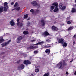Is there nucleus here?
<instances>
[{
    "mask_svg": "<svg viewBox=\"0 0 76 76\" xmlns=\"http://www.w3.org/2000/svg\"><path fill=\"white\" fill-rule=\"evenodd\" d=\"M66 64H67L65 62V61H64L63 63L61 61L57 64V66L59 69H61V67L62 68L63 67V66H65V65H66Z\"/></svg>",
    "mask_w": 76,
    "mask_h": 76,
    "instance_id": "nucleus-1",
    "label": "nucleus"
},
{
    "mask_svg": "<svg viewBox=\"0 0 76 76\" xmlns=\"http://www.w3.org/2000/svg\"><path fill=\"white\" fill-rule=\"evenodd\" d=\"M58 7L59 9H61L62 10H64L66 8V6H64L62 4H59L58 5Z\"/></svg>",
    "mask_w": 76,
    "mask_h": 76,
    "instance_id": "nucleus-2",
    "label": "nucleus"
},
{
    "mask_svg": "<svg viewBox=\"0 0 76 76\" xmlns=\"http://www.w3.org/2000/svg\"><path fill=\"white\" fill-rule=\"evenodd\" d=\"M8 3L7 2H5L4 4V11L7 12V9H9V6L7 5Z\"/></svg>",
    "mask_w": 76,
    "mask_h": 76,
    "instance_id": "nucleus-3",
    "label": "nucleus"
},
{
    "mask_svg": "<svg viewBox=\"0 0 76 76\" xmlns=\"http://www.w3.org/2000/svg\"><path fill=\"white\" fill-rule=\"evenodd\" d=\"M11 41H12L11 39H10L7 42H5L2 43L1 44V45L2 46V47H5V46L8 45V44H9V43L11 42Z\"/></svg>",
    "mask_w": 76,
    "mask_h": 76,
    "instance_id": "nucleus-4",
    "label": "nucleus"
},
{
    "mask_svg": "<svg viewBox=\"0 0 76 76\" xmlns=\"http://www.w3.org/2000/svg\"><path fill=\"white\" fill-rule=\"evenodd\" d=\"M23 37L21 36H19L17 38V40L18 41H17L16 42L17 43H20V41L22 39Z\"/></svg>",
    "mask_w": 76,
    "mask_h": 76,
    "instance_id": "nucleus-5",
    "label": "nucleus"
},
{
    "mask_svg": "<svg viewBox=\"0 0 76 76\" xmlns=\"http://www.w3.org/2000/svg\"><path fill=\"white\" fill-rule=\"evenodd\" d=\"M52 30L53 31H57L58 30V28L54 26H53L51 27Z\"/></svg>",
    "mask_w": 76,
    "mask_h": 76,
    "instance_id": "nucleus-6",
    "label": "nucleus"
},
{
    "mask_svg": "<svg viewBox=\"0 0 76 76\" xmlns=\"http://www.w3.org/2000/svg\"><path fill=\"white\" fill-rule=\"evenodd\" d=\"M24 63L26 65H28V64H31V62H30L29 60H26L24 61Z\"/></svg>",
    "mask_w": 76,
    "mask_h": 76,
    "instance_id": "nucleus-7",
    "label": "nucleus"
},
{
    "mask_svg": "<svg viewBox=\"0 0 76 76\" xmlns=\"http://www.w3.org/2000/svg\"><path fill=\"white\" fill-rule=\"evenodd\" d=\"M42 35L44 37L48 36V35H50V34L48 33V32L47 31H45L44 33H43L42 34Z\"/></svg>",
    "mask_w": 76,
    "mask_h": 76,
    "instance_id": "nucleus-8",
    "label": "nucleus"
},
{
    "mask_svg": "<svg viewBox=\"0 0 76 76\" xmlns=\"http://www.w3.org/2000/svg\"><path fill=\"white\" fill-rule=\"evenodd\" d=\"M4 11V6H1L0 7V13L3 12Z\"/></svg>",
    "mask_w": 76,
    "mask_h": 76,
    "instance_id": "nucleus-9",
    "label": "nucleus"
},
{
    "mask_svg": "<svg viewBox=\"0 0 76 76\" xmlns=\"http://www.w3.org/2000/svg\"><path fill=\"white\" fill-rule=\"evenodd\" d=\"M58 42V43L60 44H63L64 42V40L63 38H61L59 39Z\"/></svg>",
    "mask_w": 76,
    "mask_h": 76,
    "instance_id": "nucleus-10",
    "label": "nucleus"
},
{
    "mask_svg": "<svg viewBox=\"0 0 76 76\" xmlns=\"http://www.w3.org/2000/svg\"><path fill=\"white\" fill-rule=\"evenodd\" d=\"M41 22L42 23V26H45V21L44 20H41Z\"/></svg>",
    "mask_w": 76,
    "mask_h": 76,
    "instance_id": "nucleus-11",
    "label": "nucleus"
},
{
    "mask_svg": "<svg viewBox=\"0 0 76 76\" xmlns=\"http://www.w3.org/2000/svg\"><path fill=\"white\" fill-rule=\"evenodd\" d=\"M18 69H23L25 68V65L23 64H21L18 67Z\"/></svg>",
    "mask_w": 76,
    "mask_h": 76,
    "instance_id": "nucleus-12",
    "label": "nucleus"
},
{
    "mask_svg": "<svg viewBox=\"0 0 76 76\" xmlns=\"http://www.w3.org/2000/svg\"><path fill=\"white\" fill-rule=\"evenodd\" d=\"M50 52L51 50H50V49H46L45 51V53L47 54H50Z\"/></svg>",
    "mask_w": 76,
    "mask_h": 76,
    "instance_id": "nucleus-13",
    "label": "nucleus"
},
{
    "mask_svg": "<svg viewBox=\"0 0 76 76\" xmlns=\"http://www.w3.org/2000/svg\"><path fill=\"white\" fill-rule=\"evenodd\" d=\"M31 4L32 6H36L37 4V2L36 1H33L31 2Z\"/></svg>",
    "mask_w": 76,
    "mask_h": 76,
    "instance_id": "nucleus-14",
    "label": "nucleus"
},
{
    "mask_svg": "<svg viewBox=\"0 0 76 76\" xmlns=\"http://www.w3.org/2000/svg\"><path fill=\"white\" fill-rule=\"evenodd\" d=\"M51 47V44H48L46 45H45L44 46L45 48H50L49 47Z\"/></svg>",
    "mask_w": 76,
    "mask_h": 76,
    "instance_id": "nucleus-15",
    "label": "nucleus"
},
{
    "mask_svg": "<svg viewBox=\"0 0 76 76\" xmlns=\"http://www.w3.org/2000/svg\"><path fill=\"white\" fill-rule=\"evenodd\" d=\"M52 5L56 7H58V3L57 2H54L52 4Z\"/></svg>",
    "mask_w": 76,
    "mask_h": 76,
    "instance_id": "nucleus-16",
    "label": "nucleus"
},
{
    "mask_svg": "<svg viewBox=\"0 0 76 76\" xmlns=\"http://www.w3.org/2000/svg\"><path fill=\"white\" fill-rule=\"evenodd\" d=\"M4 41L3 37H0V43H2Z\"/></svg>",
    "mask_w": 76,
    "mask_h": 76,
    "instance_id": "nucleus-17",
    "label": "nucleus"
},
{
    "mask_svg": "<svg viewBox=\"0 0 76 76\" xmlns=\"http://www.w3.org/2000/svg\"><path fill=\"white\" fill-rule=\"evenodd\" d=\"M58 11V8L57 7H55L53 10L54 12H57Z\"/></svg>",
    "mask_w": 76,
    "mask_h": 76,
    "instance_id": "nucleus-18",
    "label": "nucleus"
},
{
    "mask_svg": "<svg viewBox=\"0 0 76 76\" xmlns=\"http://www.w3.org/2000/svg\"><path fill=\"white\" fill-rule=\"evenodd\" d=\"M10 23L11 26H14L15 25V23L13 22V20L11 21Z\"/></svg>",
    "mask_w": 76,
    "mask_h": 76,
    "instance_id": "nucleus-19",
    "label": "nucleus"
},
{
    "mask_svg": "<svg viewBox=\"0 0 76 76\" xmlns=\"http://www.w3.org/2000/svg\"><path fill=\"white\" fill-rule=\"evenodd\" d=\"M23 34L25 35H28V34H29V32L28 31H24L23 32Z\"/></svg>",
    "mask_w": 76,
    "mask_h": 76,
    "instance_id": "nucleus-20",
    "label": "nucleus"
},
{
    "mask_svg": "<svg viewBox=\"0 0 76 76\" xmlns=\"http://www.w3.org/2000/svg\"><path fill=\"white\" fill-rule=\"evenodd\" d=\"M72 13H75L76 12V9L75 8H72L71 10Z\"/></svg>",
    "mask_w": 76,
    "mask_h": 76,
    "instance_id": "nucleus-21",
    "label": "nucleus"
},
{
    "mask_svg": "<svg viewBox=\"0 0 76 76\" xmlns=\"http://www.w3.org/2000/svg\"><path fill=\"white\" fill-rule=\"evenodd\" d=\"M67 43L66 42H64L63 43V44L62 45L63 47H64L65 48L67 47Z\"/></svg>",
    "mask_w": 76,
    "mask_h": 76,
    "instance_id": "nucleus-22",
    "label": "nucleus"
},
{
    "mask_svg": "<svg viewBox=\"0 0 76 76\" xmlns=\"http://www.w3.org/2000/svg\"><path fill=\"white\" fill-rule=\"evenodd\" d=\"M28 17V14H27L24 15V19H27Z\"/></svg>",
    "mask_w": 76,
    "mask_h": 76,
    "instance_id": "nucleus-23",
    "label": "nucleus"
},
{
    "mask_svg": "<svg viewBox=\"0 0 76 76\" xmlns=\"http://www.w3.org/2000/svg\"><path fill=\"white\" fill-rule=\"evenodd\" d=\"M44 41H42L41 42H39L38 44L39 45H43V44H44Z\"/></svg>",
    "mask_w": 76,
    "mask_h": 76,
    "instance_id": "nucleus-24",
    "label": "nucleus"
},
{
    "mask_svg": "<svg viewBox=\"0 0 76 76\" xmlns=\"http://www.w3.org/2000/svg\"><path fill=\"white\" fill-rule=\"evenodd\" d=\"M49 76V72H47L44 74L43 76Z\"/></svg>",
    "mask_w": 76,
    "mask_h": 76,
    "instance_id": "nucleus-25",
    "label": "nucleus"
},
{
    "mask_svg": "<svg viewBox=\"0 0 76 76\" xmlns=\"http://www.w3.org/2000/svg\"><path fill=\"white\" fill-rule=\"evenodd\" d=\"M73 28H72V27H70L68 28V31H70V30H72V29H73Z\"/></svg>",
    "mask_w": 76,
    "mask_h": 76,
    "instance_id": "nucleus-26",
    "label": "nucleus"
},
{
    "mask_svg": "<svg viewBox=\"0 0 76 76\" xmlns=\"http://www.w3.org/2000/svg\"><path fill=\"white\" fill-rule=\"evenodd\" d=\"M54 6H51L50 7V9L51 10H54Z\"/></svg>",
    "mask_w": 76,
    "mask_h": 76,
    "instance_id": "nucleus-27",
    "label": "nucleus"
},
{
    "mask_svg": "<svg viewBox=\"0 0 76 76\" xmlns=\"http://www.w3.org/2000/svg\"><path fill=\"white\" fill-rule=\"evenodd\" d=\"M39 69H36L35 70V72L36 73H37V72H39Z\"/></svg>",
    "mask_w": 76,
    "mask_h": 76,
    "instance_id": "nucleus-28",
    "label": "nucleus"
},
{
    "mask_svg": "<svg viewBox=\"0 0 76 76\" xmlns=\"http://www.w3.org/2000/svg\"><path fill=\"white\" fill-rule=\"evenodd\" d=\"M20 9V7H18L17 8H15V10H17V11L19 10Z\"/></svg>",
    "mask_w": 76,
    "mask_h": 76,
    "instance_id": "nucleus-29",
    "label": "nucleus"
},
{
    "mask_svg": "<svg viewBox=\"0 0 76 76\" xmlns=\"http://www.w3.org/2000/svg\"><path fill=\"white\" fill-rule=\"evenodd\" d=\"M30 24H31V23L30 22H28L27 23V26H30Z\"/></svg>",
    "mask_w": 76,
    "mask_h": 76,
    "instance_id": "nucleus-30",
    "label": "nucleus"
},
{
    "mask_svg": "<svg viewBox=\"0 0 76 76\" xmlns=\"http://www.w3.org/2000/svg\"><path fill=\"white\" fill-rule=\"evenodd\" d=\"M18 3L17 2H16L15 4H14V7H16V6H18Z\"/></svg>",
    "mask_w": 76,
    "mask_h": 76,
    "instance_id": "nucleus-31",
    "label": "nucleus"
},
{
    "mask_svg": "<svg viewBox=\"0 0 76 76\" xmlns=\"http://www.w3.org/2000/svg\"><path fill=\"white\" fill-rule=\"evenodd\" d=\"M46 41L48 42H51V40L49 39H47L46 40Z\"/></svg>",
    "mask_w": 76,
    "mask_h": 76,
    "instance_id": "nucleus-32",
    "label": "nucleus"
},
{
    "mask_svg": "<svg viewBox=\"0 0 76 76\" xmlns=\"http://www.w3.org/2000/svg\"><path fill=\"white\" fill-rule=\"evenodd\" d=\"M36 6L37 7H38V8H39V7H40V4H38L37 3V5Z\"/></svg>",
    "mask_w": 76,
    "mask_h": 76,
    "instance_id": "nucleus-33",
    "label": "nucleus"
},
{
    "mask_svg": "<svg viewBox=\"0 0 76 76\" xmlns=\"http://www.w3.org/2000/svg\"><path fill=\"white\" fill-rule=\"evenodd\" d=\"M38 53V52L37 50H35L34 51V54H37Z\"/></svg>",
    "mask_w": 76,
    "mask_h": 76,
    "instance_id": "nucleus-34",
    "label": "nucleus"
},
{
    "mask_svg": "<svg viewBox=\"0 0 76 76\" xmlns=\"http://www.w3.org/2000/svg\"><path fill=\"white\" fill-rule=\"evenodd\" d=\"M4 54H5V52H3L1 53L0 54H1V55H3Z\"/></svg>",
    "mask_w": 76,
    "mask_h": 76,
    "instance_id": "nucleus-35",
    "label": "nucleus"
},
{
    "mask_svg": "<svg viewBox=\"0 0 76 76\" xmlns=\"http://www.w3.org/2000/svg\"><path fill=\"white\" fill-rule=\"evenodd\" d=\"M30 48H31V49H34V46H32V45H31L30 47Z\"/></svg>",
    "mask_w": 76,
    "mask_h": 76,
    "instance_id": "nucleus-36",
    "label": "nucleus"
},
{
    "mask_svg": "<svg viewBox=\"0 0 76 76\" xmlns=\"http://www.w3.org/2000/svg\"><path fill=\"white\" fill-rule=\"evenodd\" d=\"M67 24H69H69H71V22L69 21H67Z\"/></svg>",
    "mask_w": 76,
    "mask_h": 76,
    "instance_id": "nucleus-37",
    "label": "nucleus"
},
{
    "mask_svg": "<svg viewBox=\"0 0 76 76\" xmlns=\"http://www.w3.org/2000/svg\"><path fill=\"white\" fill-rule=\"evenodd\" d=\"M34 47V49H35V48H38V46H36L33 47Z\"/></svg>",
    "mask_w": 76,
    "mask_h": 76,
    "instance_id": "nucleus-38",
    "label": "nucleus"
},
{
    "mask_svg": "<svg viewBox=\"0 0 76 76\" xmlns=\"http://www.w3.org/2000/svg\"><path fill=\"white\" fill-rule=\"evenodd\" d=\"M66 21H68V20H69V19H70V18L69 17H68L66 18Z\"/></svg>",
    "mask_w": 76,
    "mask_h": 76,
    "instance_id": "nucleus-39",
    "label": "nucleus"
},
{
    "mask_svg": "<svg viewBox=\"0 0 76 76\" xmlns=\"http://www.w3.org/2000/svg\"><path fill=\"white\" fill-rule=\"evenodd\" d=\"M30 11L31 12H34V10L33 9H31Z\"/></svg>",
    "mask_w": 76,
    "mask_h": 76,
    "instance_id": "nucleus-40",
    "label": "nucleus"
},
{
    "mask_svg": "<svg viewBox=\"0 0 76 76\" xmlns=\"http://www.w3.org/2000/svg\"><path fill=\"white\" fill-rule=\"evenodd\" d=\"M20 62V60H19L18 61L17 63L19 64Z\"/></svg>",
    "mask_w": 76,
    "mask_h": 76,
    "instance_id": "nucleus-41",
    "label": "nucleus"
},
{
    "mask_svg": "<svg viewBox=\"0 0 76 76\" xmlns=\"http://www.w3.org/2000/svg\"><path fill=\"white\" fill-rule=\"evenodd\" d=\"M35 40H31V42H35Z\"/></svg>",
    "mask_w": 76,
    "mask_h": 76,
    "instance_id": "nucleus-42",
    "label": "nucleus"
},
{
    "mask_svg": "<svg viewBox=\"0 0 76 76\" xmlns=\"http://www.w3.org/2000/svg\"><path fill=\"white\" fill-rule=\"evenodd\" d=\"M20 26H23V24L22 23H20Z\"/></svg>",
    "mask_w": 76,
    "mask_h": 76,
    "instance_id": "nucleus-43",
    "label": "nucleus"
},
{
    "mask_svg": "<svg viewBox=\"0 0 76 76\" xmlns=\"http://www.w3.org/2000/svg\"><path fill=\"white\" fill-rule=\"evenodd\" d=\"M36 12L37 13H38V12H39V10H36Z\"/></svg>",
    "mask_w": 76,
    "mask_h": 76,
    "instance_id": "nucleus-44",
    "label": "nucleus"
},
{
    "mask_svg": "<svg viewBox=\"0 0 76 76\" xmlns=\"http://www.w3.org/2000/svg\"><path fill=\"white\" fill-rule=\"evenodd\" d=\"M20 20V19L19 18H18V19H17V21L18 22H19Z\"/></svg>",
    "mask_w": 76,
    "mask_h": 76,
    "instance_id": "nucleus-45",
    "label": "nucleus"
},
{
    "mask_svg": "<svg viewBox=\"0 0 76 76\" xmlns=\"http://www.w3.org/2000/svg\"><path fill=\"white\" fill-rule=\"evenodd\" d=\"M11 5H13L14 4V2H12L11 3Z\"/></svg>",
    "mask_w": 76,
    "mask_h": 76,
    "instance_id": "nucleus-46",
    "label": "nucleus"
},
{
    "mask_svg": "<svg viewBox=\"0 0 76 76\" xmlns=\"http://www.w3.org/2000/svg\"><path fill=\"white\" fill-rule=\"evenodd\" d=\"M66 75H69V72H68L67 71L66 72Z\"/></svg>",
    "mask_w": 76,
    "mask_h": 76,
    "instance_id": "nucleus-47",
    "label": "nucleus"
},
{
    "mask_svg": "<svg viewBox=\"0 0 76 76\" xmlns=\"http://www.w3.org/2000/svg\"><path fill=\"white\" fill-rule=\"evenodd\" d=\"M73 61V59H72L70 61V62H72Z\"/></svg>",
    "mask_w": 76,
    "mask_h": 76,
    "instance_id": "nucleus-48",
    "label": "nucleus"
},
{
    "mask_svg": "<svg viewBox=\"0 0 76 76\" xmlns=\"http://www.w3.org/2000/svg\"><path fill=\"white\" fill-rule=\"evenodd\" d=\"M39 43V42H38L36 44V45H39V44H38Z\"/></svg>",
    "mask_w": 76,
    "mask_h": 76,
    "instance_id": "nucleus-49",
    "label": "nucleus"
},
{
    "mask_svg": "<svg viewBox=\"0 0 76 76\" xmlns=\"http://www.w3.org/2000/svg\"><path fill=\"white\" fill-rule=\"evenodd\" d=\"M16 10V8L13 9H12V11H13V10Z\"/></svg>",
    "mask_w": 76,
    "mask_h": 76,
    "instance_id": "nucleus-50",
    "label": "nucleus"
},
{
    "mask_svg": "<svg viewBox=\"0 0 76 76\" xmlns=\"http://www.w3.org/2000/svg\"><path fill=\"white\" fill-rule=\"evenodd\" d=\"M38 68V66H35V69H37V68Z\"/></svg>",
    "mask_w": 76,
    "mask_h": 76,
    "instance_id": "nucleus-51",
    "label": "nucleus"
},
{
    "mask_svg": "<svg viewBox=\"0 0 76 76\" xmlns=\"http://www.w3.org/2000/svg\"><path fill=\"white\" fill-rule=\"evenodd\" d=\"M30 20V18H29L27 19V20Z\"/></svg>",
    "mask_w": 76,
    "mask_h": 76,
    "instance_id": "nucleus-52",
    "label": "nucleus"
},
{
    "mask_svg": "<svg viewBox=\"0 0 76 76\" xmlns=\"http://www.w3.org/2000/svg\"><path fill=\"white\" fill-rule=\"evenodd\" d=\"M17 25L18 26H19V23H18L17 24Z\"/></svg>",
    "mask_w": 76,
    "mask_h": 76,
    "instance_id": "nucleus-53",
    "label": "nucleus"
},
{
    "mask_svg": "<svg viewBox=\"0 0 76 76\" xmlns=\"http://www.w3.org/2000/svg\"><path fill=\"white\" fill-rule=\"evenodd\" d=\"M57 40H58V39H59V38H58V37H57Z\"/></svg>",
    "mask_w": 76,
    "mask_h": 76,
    "instance_id": "nucleus-54",
    "label": "nucleus"
},
{
    "mask_svg": "<svg viewBox=\"0 0 76 76\" xmlns=\"http://www.w3.org/2000/svg\"><path fill=\"white\" fill-rule=\"evenodd\" d=\"M75 44V42H73V45H74V44Z\"/></svg>",
    "mask_w": 76,
    "mask_h": 76,
    "instance_id": "nucleus-55",
    "label": "nucleus"
},
{
    "mask_svg": "<svg viewBox=\"0 0 76 76\" xmlns=\"http://www.w3.org/2000/svg\"><path fill=\"white\" fill-rule=\"evenodd\" d=\"M74 74L75 75H76V71L75 72Z\"/></svg>",
    "mask_w": 76,
    "mask_h": 76,
    "instance_id": "nucleus-56",
    "label": "nucleus"
},
{
    "mask_svg": "<svg viewBox=\"0 0 76 76\" xmlns=\"http://www.w3.org/2000/svg\"><path fill=\"white\" fill-rule=\"evenodd\" d=\"M75 3H76V0H75Z\"/></svg>",
    "mask_w": 76,
    "mask_h": 76,
    "instance_id": "nucleus-57",
    "label": "nucleus"
},
{
    "mask_svg": "<svg viewBox=\"0 0 76 76\" xmlns=\"http://www.w3.org/2000/svg\"><path fill=\"white\" fill-rule=\"evenodd\" d=\"M50 12H52V10H50Z\"/></svg>",
    "mask_w": 76,
    "mask_h": 76,
    "instance_id": "nucleus-58",
    "label": "nucleus"
},
{
    "mask_svg": "<svg viewBox=\"0 0 76 76\" xmlns=\"http://www.w3.org/2000/svg\"><path fill=\"white\" fill-rule=\"evenodd\" d=\"M75 6H76V4L75 5Z\"/></svg>",
    "mask_w": 76,
    "mask_h": 76,
    "instance_id": "nucleus-59",
    "label": "nucleus"
},
{
    "mask_svg": "<svg viewBox=\"0 0 76 76\" xmlns=\"http://www.w3.org/2000/svg\"><path fill=\"white\" fill-rule=\"evenodd\" d=\"M5 57L4 56H3V57Z\"/></svg>",
    "mask_w": 76,
    "mask_h": 76,
    "instance_id": "nucleus-60",
    "label": "nucleus"
},
{
    "mask_svg": "<svg viewBox=\"0 0 76 76\" xmlns=\"http://www.w3.org/2000/svg\"><path fill=\"white\" fill-rule=\"evenodd\" d=\"M43 64H44V63H43Z\"/></svg>",
    "mask_w": 76,
    "mask_h": 76,
    "instance_id": "nucleus-61",
    "label": "nucleus"
}]
</instances>
